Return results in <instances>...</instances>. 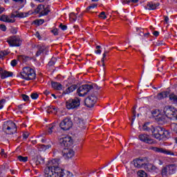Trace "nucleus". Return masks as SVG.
I'll return each instance as SVG.
<instances>
[{
  "instance_id": "nucleus-24",
  "label": "nucleus",
  "mask_w": 177,
  "mask_h": 177,
  "mask_svg": "<svg viewBox=\"0 0 177 177\" xmlns=\"http://www.w3.org/2000/svg\"><path fill=\"white\" fill-rule=\"evenodd\" d=\"M51 88L54 89V91H62V89H63V85L59 82H51Z\"/></svg>"
},
{
  "instance_id": "nucleus-40",
  "label": "nucleus",
  "mask_w": 177,
  "mask_h": 177,
  "mask_svg": "<svg viewBox=\"0 0 177 177\" xmlns=\"http://www.w3.org/2000/svg\"><path fill=\"white\" fill-rule=\"evenodd\" d=\"M169 100H172L174 103H175L176 100V95L171 93L169 95Z\"/></svg>"
},
{
  "instance_id": "nucleus-35",
  "label": "nucleus",
  "mask_w": 177,
  "mask_h": 177,
  "mask_svg": "<svg viewBox=\"0 0 177 177\" xmlns=\"http://www.w3.org/2000/svg\"><path fill=\"white\" fill-rule=\"evenodd\" d=\"M17 159L19 160V161H21V162H27V161L28 160V157L19 156L17 157Z\"/></svg>"
},
{
  "instance_id": "nucleus-55",
  "label": "nucleus",
  "mask_w": 177,
  "mask_h": 177,
  "mask_svg": "<svg viewBox=\"0 0 177 177\" xmlns=\"http://www.w3.org/2000/svg\"><path fill=\"white\" fill-rule=\"evenodd\" d=\"M153 35H154V37H158L160 35V32L157 30L153 31Z\"/></svg>"
},
{
  "instance_id": "nucleus-1",
  "label": "nucleus",
  "mask_w": 177,
  "mask_h": 177,
  "mask_svg": "<svg viewBox=\"0 0 177 177\" xmlns=\"http://www.w3.org/2000/svg\"><path fill=\"white\" fill-rule=\"evenodd\" d=\"M58 159H53L48 161V167L45 168V177H63L64 176V170L59 167Z\"/></svg>"
},
{
  "instance_id": "nucleus-61",
  "label": "nucleus",
  "mask_w": 177,
  "mask_h": 177,
  "mask_svg": "<svg viewBox=\"0 0 177 177\" xmlns=\"http://www.w3.org/2000/svg\"><path fill=\"white\" fill-rule=\"evenodd\" d=\"M67 176L68 177H72L73 176V173L70 171H66Z\"/></svg>"
},
{
  "instance_id": "nucleus-43",
  "label": "nucleus",
  "mask_w": 177,
  "mask_h": 177,
  "mask_svg": "<svg viewBox=\"0 0 177 177\" xmlns=\"http://www.w3.org/2000/svg\"><path fill=\"white\" fill-rule=\"evenodd\" d=\"M102 59L101 60L102 66H104V60H106V56H107V51H105L102 55Z\"/></svg>"
},
{
  "instance_id": "nucleus-33",
  "label": "nucleus",
  "mask_w": 177,
  "mask_h": 177,
  "mask_svg": "<svg viewBox=\"0 0 177 177\" xmlns=\"http://www.w3.org/2000/svg\"><path fill=\"white\" fill-rule=\"evenodd\" d=\"M55 128H56V123H53V124H50L48 127V133L50 135L51 133H53V130Z\"/></svg>"
},
{
  "instance_id": "nucleus-46",
  "label": "nucleus",
  "mask_w": 177,
  "mask_h": 177,
  "mask_svg": "<svg viewBox=\"0 0 177 177\" xmlns=\"http://www.w3.org/2000/svg\"><path fill=\"white\" fill-rule=\"evenodd\" d=\"M12 67H16L17 66V61L16 59H12L10 62Z\"/></svg>"
},
{
  "instance_id": "nucleus-44",
  "label": "nucleus",
  "mask_w": 177,
  "mask_h": 177,
  "mask_svg": "<svg viewBox=\"0 0 177 177\" xmlns=\"http://www.w3.org/2000/svg\"><path fill=\"white\" fill-rule=\"evenodd\" d=\"M38 97H39V95H38V93H33L30 95V97L32 99H33V100L38 99Z\"/></svg>"
},
{
  "instance_id": "nucleus-45",
  "label": "nucleus",
  "mask_w": 177,
  "mask_h": 177,
  "mask_svg": "<svg viewBox=\"0 0 177 177\" xmlns=\"http://www.w3.org/2000/svg\"><path fill=\"white\" fill-rule=\"evenodd\" d=\"M22 99L24 102H28V100H30V97L26 94H24L22 95Z\"/></svg>"
},
{
  "instance_id": "nucleus-17",
  "label": "nucleus",
  "mask_w": 177,
  "mask_h": 177,
  "mask_svg": "<svg viewBox=\"0 0 177 177\" xmlns=\"http://www.w3.org/2000/svg\"><path fill=\"white\" fill-rule=\"evenodd\" d=\"M134 167L136 168H145L146 165V160L145 159H135L133 160Z\"/></svg>"
},
{
  "instance_id": "nucleus-36",
  "label": "nucleus",
  "mask_w": 177,
  "mask_h": 177,
  "mask_svg": "<svg viewBox=\"0 0 177 177\" xmlns=\"http://www.w3.org/2000/svg\"><path fill=\"white\" fill-rule=\"evenodd\" d=\"M139 177H147V173L143 170H140L137 173Z\"/></svg>"
},
{
  "instance_id": "nucleus-21",
  "label": "nucleus",
  "mask_w": 177,
  "mask_h": 177,
  "mask_svg": "<svg viewBox=\"0 0 177 177\" xmlns=\"http://www.w3.org/2000/svg\"><path fill=\"white\" fill-rule=\"evenodd\" d=\"M160 6V3H153V2H148L146 6V9H148V10H156L157 8Z\"/></svg>"
},
{
  "instance_id": "nucleus-5",
  "label": "nucleus",
  "mask_w": 177,
  "mask_h": 177,
  "mask_svg": "<svg viewBox=\"0 0 177 177\" xmlns=\"http://www.w3.org/2000/svg\"><path fill=\"white\" fill-rule=\"evenodd\" d=\"M81 104V100L78 97L70 99L66 102V109L68 110H74L78 109Z\"/></svg>"
},
{
  "instance_id": "nucleus-8",
  "label": "nucleus",
  "mask_w": 177,
  "mask_h": 177,
  "mask_svg": "<svg viewBox=\"0 0 177 177\" xmlns=\"http://www.w3.org/2000/svg\"><path fill=\"white\" fill-rule=\"evenodd\" d=\"M96 102H97V97L95 95H88L84 100L85 106L88 108L93 107Z\"/></svg>"
},
{
  "instance_id": "nucleus-47",
  "label": "nucleus",
  "mask_w": 177,
  "mask_h": 177,
  "mask_svg": "<svg viewBox=\"0 0 177 177\" xmlns=\"http://www.w3.org/2000/svg\"><path fill=\"white\" fill-rule=\"evenodd\" d=\"M59 28H61V30H62V31H66V30H67V26L63 25V24H60Z\"/></svg>"
},
{
  "instance_id": "nucleus-31",
  "label": "nucleus",
  "mask_w": 177,
  "mask_h": 177,
  "mask_svg": "<svg viewBox=\"0 0 177 177\" xmlns=\"http://www.w3.org/2000/svg\"><path fill=\"white\" fill-rule=\"evenodd\" d=\"M32 161L36 164V165H39V164L45 163V160L42 159L41 158H34L32 159Z\"/></svg>"
},
{
  "instance_id": "nucleus-29",
  "label": "nucleus",
  "mask_w": 177,
  "mask_h": 177,
  "mask_svg": "<svg viewBox=\"0 0 177 177\" xmlns=\"http://www.w3.org/2000/svg\"><path fill=\"white\" fill-rule=\"evenodd\" d=\"M17 59L19 62H22V63H26V62L30 60V57L27 55H19Z\"/></svg>"
},
{
  "instance_id": "nucleus-49",
  "label": "nucleus",
  "mask_w": 177,
  "mask_h": 177,
  "mask_svg": "<svg viewBox=\"0 0 177 177\" xmlns=\"http://www.w3.org/2000/svg\"><path fill=\"white\" fill-rule=\"evenodd\" d=\"M51 32H53L54 35H59V30L57 28L53 29Z\"/></svg>"
},
{
  "instance_id": "nucleus-37",
  "label": "nucleus",
  "mask_w": 177,
  "mask_h": 177,
  "mask_svg": "<svg viewBox=\"0 0 177 177\" xmlns=\"http://www.w3.org/2000/svg\"><path fill=\"white\" fill-rule=\"evenodd\" d=\"M151 114L153 117H156L157 118L160 115V110L158 109H154L151 111Z\"/></svg>"
},
{
  "instance_id": "nucleus-58",
  "label": "nucleus",
  "mask_w": 177,
  "mask_h": 177,
  "mask_svg": "<svg viewBox=\"0 0 177 177\" xmlns=\"http://www.w3.org/2000/svg\"><path fill=\"white\" fill-rule=\"evenodd\" d=\"M35 37L38 38V39H41V35H39V32H37L35 34Z\"/></svg>"
},
{
  "instance_id": "nucleus-38",
  "label": "nucleus",
  "mask_w": 177,
  "mask_h": 177,
  "mask_svg": "<svg viewBox=\"0 0 177 177\" xmlns=\"http://www.w3.org/2000/svg\"><path fill=\"white\" fill-rule=\"evenodd\" d=\"M136 31H137L138 35H140V37H142L145 34V30L144 29L137 28Z\"/></svg>"
},
{
  "instance_id": "nucleus-2",
  "label": "nucleus",
  "mask_w": 177,
  "mask_h": 177,
  "mask_svg": "<svg viewBox=\"0 0 177 177\" xmlns=\"http://www.w3.org/2000/svg\"><path fill=\"white\" fill-rule=\"evenodd\" d=\"M152 136L158 140H161V139H168L171 136V133L162 127H157L152 130Z\"/></svg>"
},
{
  "instance_id": "nucleus-19",
  "label": "nucleus",
  "mask_w": 177,
  "mask_h": 177,
  "mask_svg": "<svg viewBox=\"0 0 177 177\" xmlns=\"http://www.w3.org/2000/svg\"><path fill=\"white\" fill-rule=\"evenodd\" d=\"M174 109L172 108L171 106H166L163 109V113L169 119L171 118V115H172V112L174 111Z\"/></svg>"
},
{
  "instance_id": "nucleus-57",
  "label": "nucleus",
  "mask_w": 177,
  "mask_h": 177,
  "mask_svg": "<svg viewBox=\"0 0 177 177\" xmlns=\"http://www.w3.org/2000/svg\"><path fill=\"white\" fill-rule=\"evenodd\" d=\"M133 118H132V120L133 121V120H135V118H136V111L133 110Z\"/></svg>"
},
{
  "instance_id": "nucleus-7",
  "label": "nucleus",
  "mask_w": 177,
  "mask_h": 177,
  "mask_svg": "<svg viewBox=\"0 0 177 177\" xmlns=\"http://www.w3.org/2000/svg\"><path fill=\"white\" fill-rule=\"evenodd\" d=\"M35 12L39 13L40 16H48L50 12V8L49 6L45 7L44 5L39 4L37 8L35 9Z\"/></svg>"
},
{
  "instance_id": "nucleus-42",
  "label": "nucleus",
  "mask_w": 177,
  "mask_h": 177,
  "mask_svg": "<svg viewBox=\"0 0 177 177\" xmlns=\"http://www.w3.org/2000/svg\"><path fill=\"white\" fill-rule=\"evenodd\" d=\"M98 17H100V19H102V20L107 19V17L106 16V12H100Z\"/></svg>"
},
{
  "instance_id": "nucleus-10",
  "label": "nucleus",
  "mask_w": 177,
  "mask_h": 177,
  "mask_svg": "<svg viewBox=\"0 0 177 177\" xmlns=\"http://www.w3.org/2000/svg\"><path fill=\"white\" fill-rule=\"evenodd\" d=\"M59 127L64 131H68L73 127V122L70 118H66L60 122Z\"/></svg>"
},
{
  "instance_id": "nucleus-59",
  "label": "nucleus",
  "mask_w": 177,
  "mask_h": 177,
  "mask_svg": "<svg viewBox=\"0 0 177 177\" xmlns=\"http://www.w3.org/2000/svg\"><path fill=\"white\" fill-rule=\"evenodd\" d=\"M143 35L145 38H149L150 37V33L149 32L144 33Z\"/></svg>"
},
{
  "instance_id": "nucleus-41",
  "label": "nucleus",
  "mask_w": 177,
  "mask_h": 177,
  "mask_svg": "<svg viewBox=\"0 0 177 177\" xmlns=\"http://www.w3.org/2000/svg\"><path fill=\"white\" fill-rule=\"evenodd\" d=\"M35 24H37L38 26H41V24L45 23V20L40 19L35 21Z\"/></svg>"
},
{
  "instance_id": "nucleus-12",
  "label": "nucleus",
  "mask_w": 177,
  "mask_h": 177,
  "mask_svg": "<svg viewBox=\"0 0 177 177\" xmlns=\"http://www.w3.org/2000/svg\"><path fill=\"white\" fill-rule=\"evenodd\" d=\"M138 138L141 142H144V143H147L148 145H154L156 143V141L147 134H140Z\"/></svg>"
},
{
  "instance_id": "nucleus-13",
  "label": "nucleus",
  "mask_w": 177,
  "mask_h": 177,
  "mask_svg": "<svg viewBox=\"0 0 177 177\" xmlns=\"http://www.w3.org/2000/svg\"><path fill=\"white\" fill-rule=\"evenodd\" d=\"M62 156L65 160H70L75 156L74 150L68 148H64L62 151Z\"/></svg>"
},
{
  "instance_id": "nucleus-39",
  "label": "nucleus",
  "mask_w": 177,
  "mask_h": 177,
  "mask_svg": "<svg viewBox=\"0 0 177 177\" xmlns=\"http://www.w3.org/2000/svg\"><path fill=\"white\" fill-rule=\"evenodd\" d=\"M95 8H97V4L93 3L90 6L86 8V11L89 12L91 10V9H95Z\"/></svg>"
},
{
  "instance_id": "nucleus-52",
  "label": "nucleus",
  "mask_w": 177,
  "mask_h": 177,
  "mask_svg": "<svg viewBox=\"0 0 177 177\" xmlns=\"http://www.w3.org/2000/svg\"><path fill=\"white\" fill-rule=\"evenodd\" d=\"M162 176H167V175H169V171H168V169L166 170V173H164V169H162Z\"/></svg>"
},
{
  "instance_id": "nucleus-3",
  "label": "nucleus",
  "mask_w": 177,
  "mask_h": 177,
  "mask_svg": "<svg viewBox=\"0 0 177 177\" xmlns=\"http://www.w3.org/2000/svg\"><path fill=\"white\" fill-rule=\"evenodd\" d=\"M36 76L35 71L30 66L23 68L22 71L21 72V78H22V80H26V81L35 80Z\"/></svg>"
},
{
  "instance_id": "nucleus-15",
  "label": "nucleus",
  "mask_w": 177,
  "mask_h": 177,
  "mask_svg": "<svg viewBox=\"0 0 177 177\" xmlns=\"http://www.w3.org/2000/svg\"><path fill=\"white\" fill-rule=\"evenodd\" d=\"M37 51L36 53V56H41L44 52H48V46H46L44 44H38L36 46Z\"/></svg>"
},
{
  "instance_id": "nucleus-16",
  "label": "nucleus",
  "mask_w": 177,
  "mask_h": 177,
  "mask_svg": "<svg viewBox=\"0 0 177 177\" xmlns=\"http://www.w3.org/2000/svg\"><path fill=\"white\" fill-rule=\"evenodd\" d=\"M168 169L169 175H174L176 172V166L175 165H169L163 168V174L167 173Z\"/></svg>"
},
{
  "instance_id": "nucleus-30",
  "label": "nucleus",
  "mask_w": 177,
  "mask_h": 177,
  "mask_svg": "<svg viewBox=\"0 0 177 177\" xmlns=\"http://www.w3.org/2000/svg\"><path fill=\"white\" fill-rule=\"evenodd\" d=\"M47 113L48 114H57V108H56L55 106H49L48 109H47Z\"/></svg>"
},
{
  "instance_id": "nucleus-64",
  "label": "nucleus",
  "mask_w": 177,
  "mask_h": 177,
  "mask_svg": "<svg viewBox=\"0 0 177 177\" xmlns=\"http://www.w3.org/2000/svg\"><path fill=\"white\" fill-rule=\"evenodd\" d=\"M165 21L166 23H167L168 21H169V18L168 17H167V16H165Z\"/></svg>"
},
{
  "instance_id": "nucleus-27",
  "label": "nucleus",
  "mask_w": 177,
  "mask_h": 177,
  "mask_svg": "<svg viewBox=\"0 0 177 177\" xmlns=\"http://www.w3.org/2000/svg\"><path fill=\"white\" fill-rule=\"evenodd\" d=\"M15 17H26V15L23 12H19L18 11H14L11 13V18L15 19Z\"/></svg>"
},
{
  "instance_id": "nucleus-14",
  "label": "nucleus",
  "mask_w": 177,
  "mask_h": 177,
  "mask_svg": "<svg viewBox=\"0 0 177 177\" xmlns=\"http://www.w3.org/2000/svg\"><path fill=\"white\" fill-rule=\"evenodd\" d=\"M149 150H152L155 153H161L162 154H166L167 156H171L174 153L172 152L164 149V148H160L157 147H150Z\"/></svg>"
},
{
  "instance_id": "nucleus-56",
  "label": "nucleus",
  "mask_w": 177,
  "mask_h": 177,
  "mask_svg": "<svg viewBox=\"0 0 177 177\" xmlns=\"http://www.w3.org/2000/svg\"><path fill=\"white\" fill-rule=\"evenodd\" d=\"M44 95H46V96H48V95H50V91L49 90H46L44 92Z\"/></svg>"
},
{
  "instance_id": "nucleus-54",
  "label": "nucleus",
  "mask_w": 177,
  "mask_h": 177,
  "mask_svg": "<svg viewBox=\"0 0 177 177\" xmlns=\"http://www.w3.org/2000/svg\"><path fill=\"white\" fill-rule=\"evenodd\" d=\"M5 102H6L5 100H0V110L3 109V103H5Z\"/></svg>"
},
{
  "instance_id": "nucleus-9",
  "label": "nucleus",
  "mask_w": 177,
  "mask_h": 177,
  "mask_svg": "<svg viewBox=\"0 0 177 177\" xmlns=\"http://www.w3.org/2000/svg\"><path fill=\"white\" fill-rule=\"evenodd\" d=\"M61 146L64 147H71L73 146V138L71 136H65L59 139Z\"/></svg>"
},
{
  "instance_id": "nucleus-62",
  "label": "nucleus",
  "mask_w": 177,
  "mask_h": 177,
  "mask_svg": "<svg viewBox=\"0 0 177 177\" xmlns=\"http://www.w3.org/2000/svg\"><path fill=\"white\" fill-rule=\"evenodd\" d=\"M14 2H18L19 3H23V0H12Z\"/></svg>"
},
{
  "instance_id": "nucleus-50",
  "label": "nucleus",
  "mask_w": 177,
  "mask_h": 177,
  "mask_svg": "<svg viewBox=\"0 0 177 177\" xmlns=\"http://www.w3.org/2000/svg\"><path fill=\"white\" fill-rule=\"evenodd\" d=\"M96 49L97 50H95V53H97V55H100V53H102V50H100V46H97Z\"/></svg>"
},
{
  "instance_id": "nucleus-6",
  "label": "nucleus",
  "mask_w": 177,
  "mask_h": 177,
  "mask_svg": "<svg viewBox=\"0 0 177 177\" xmlns=\"http://www.w3.org/2000/svg\"><path fill=\"white\" fill-rule=\"evenodd\" d=\"M93 89V86L92 84H84L81 86H80L77 92L78 93V96L84 97L86 96V95H88V93Z\"/></svg>"
},
{
  "instance_id": "nucleus-34",
  "label": "nucleus",
  "mask_w": 177,
  "mask_h": 177,
  "mask_svg": "<svg viewBox=\"0 0 177 177\" xmlns=\"http://www.w3.org/2000/svg\"><path fill=\"white\" fill-rule=\"evenodd\" d=\"M169 120H177V110L173 109V112L171 113V115L170 116Z\"/></svg>"
},
{
  "instance_id": "nucleus-28",
  "label": "nucleus",
  "mask_w": 177,
  "mask_h": 177,
  "mask_svg": "<svg viewBox=\"0 0 177 177\" xmlns=\"http://www.w3.org/2000/svg\"><path fill=\"white\" fill-rule=\"evenodd\" d=\"M151 129H154V127H153V125L150 124V122H146L142 126V130L147 131V132H150Z\"/></svg>"
},
{
  "instance_id": "nucleus-11",
  "label": "nucleus",
  "mask_w": 177,
  "mask_h": 177,
  "mask_svg": "<svg viewBox=\"0 0 177 177\" xmlns=\"http://www.w3.org/2000/svg\"><path fill=\"white\" fill-rule=\"evenodd\" d=\"M7 42L10 46H20L21 45V39L17 36L10 37Z\"/></svg>"
},
{
  "instance_id": "nucleus-32",
  "label": "nucleus",
  "mask_w": 177,
  "mask_h": 177,
  "mask_svg": "<svg viewBox=\"0 0 177 177\" xmlns=\"http://www.w3.org/2000/svg\"><path fill=\"white\" fill-rule=\"evenodd\" d=\"M166 115H159L158 116V118H156V120L158 121V122H160V124H164V122H165V118H166Z\"/></svg>"
},
{
  "instance_id": "nucleus-23",
  "label": "nucleus",
  "mask_w": 177,
  "mask_h": 177,
  "mask_svg": "<svg viewBox=\"0 0 177 177\" xmlns=\"http://www.w3.org/2000/svg\"><path fill=\"white\" fill-rule=\"evenodd\" d=\"M77 86L76 84H73L71 86L68 87L66 90H64L62 93V95H70V93L74 92L75 89H77Z\"/></svg>"
},
{
  "instance_id": "nucleus-48",
  "label": "nucleus",
  "mask_w": 177,
  "mask_h": 177,
  "mask_svg": "<svg viewBox=\"0 0 177 177\" xmlns=\"http://www.w3.org/2000/svg\"><path fill=\"white\" fill-rule=\"evenodd\" d=\"M8 55V52L6 51H1L0 52V59H2L4 56H6Z\"/></svg>"
},
{
  "instance_id": "nucleus-25",
  "label": "nucleus",
  "mask_w": 177,
  "mask_h": 177,
  "mask_svg": "<svg viewBox=\"0 0 177 177\" xmlns=\"http://www.w3.org/2000/svg\"><path fill=\"white\" fill-rule=\"evenodd\" d=\"M0 74L1 75L2 80H5V78H8V77L13 76V73L9 72L7 71H3L1 68L0 69Z\"/></svg>"
},
{
  "instance_id": "nucleus-53",
  "label": "nucleus",
  "mask_w": 177,
  "mask_h": 177,
  "mask_svg": "<svg viewBox=\"0 0 177 177\" xmlns=\"http://www.w3.org/2000/svg\"><path fill=\"white\" fill-rule=\"evenodd\" d=\"M0 30H1V31H6V26L0 24Z\"/></svg>"
},
{
  "instance_id": "nucleus-63",
  "label": "nucleus",
  "mask_w": 177,
  "mask_h": 177,
  "mask_svg": "<svg viewBox=\"0 0 177 177\" xmlns=\"http://www.w3.org/2000/svg\"><path fill=\"white\" fill-rule=\"evenodd\" d=\"M129 2H133V3H136L137 2L139 1V0H129Z\"/></svg>"
},
{
  "instance_id": "nucleus-60",
  "label": "nucleus",
  "mask_w": 177,
  "mask_h": 177,
  "mask_svg": "<svg viewBox=\"0 0 177 177\" xmlns=\"http://www.w3.org/2000/svg\"><path fill=\"white\" fill-rule=\"evenodd\" d=\"M54 65H55V62H53V61H50V62H48V66H54Z\"/></svg>"
},
{
  "instance_id": "nucleus-51",
  "label": "nucleus",
  "mask_w": 177,
  "mask_h": 177,
  "mask_svg": "<svg viewBox=\"0 0 177 177\" xmlns=\"http://www.w3.org/2000/svg\"><path fill=\"white\" fill-rule=\"evenodd\" d=\"M1 155L2 156V157H4V158H6V157L8 156V155H6V153H5V149H1Z\"/></svg>"
},
{
  "instance_id": "nucleus-4",
  "label": "nucleus",
  "mask_w": 177,
  "mask_h": 177,
  "mask_svg": "<svg viewBox=\"0 0 177 177\" xmlns=\"http://www.w3.org/2000/svg\"><path fill=\"white\" fill-rule=\"evenodd\" d=\"M3 131L7 135H13L17 131L16 124L11 120L5 122L3 125Z\"/></svg>"
},
{
  "instance_id": "nucleus-20",
  "label": "nucleus",
  "mask_w": 177,
  "mask_h": 177,
  "mask_svg": "<svg viewBox=\"0 0 177 177\" xmlns=\"http://www.w3.org/2000/svg\"><path fill=\"white\" fill-rule=\"evenodd\" d=\"M0 20H1V21H4L5 23H15V21H16V19H12L11 15H2L0 17Z\"/></svg>"
},
{
  "instance_id": "nucleus-18",
  "label": "nucleus",
  "mask_w": 177,
  "mask_h": 177,
  "mask_svg": "<svg viewBox=\"0 0 177 177\" xmlns=\"http://www.w3.org/2000/svg\"><path fill=\"white\" fill-rule=\"evenodd\" d=\"M74 121L75 122H76L77 125H78L80 128H81L82 129H85V120H84V119L78 116H75L74 118Z\"/></svg>"
},
{
  "instance_id": "nucleus-22",
  "label": "nucleus",
  "mask_w": 177,
  "mask_h": 177,
  "mask_svg": "<svg viewBox=\"0 0 177 177\" xmlns=\"http://www.w3.org/2000/svg\"><path fill=\"white\" fill-rule=\"evenodd\" d=\"M145 169L148 172H157L158 171V169L157 167L154 166L153 164H145Z\"/></svg>"
},
{
  "instance_id": "nucleus-26",
  "label": "nucleus",
  "mask_w": 177,
  "mask_h": 177,
  "mask_svg": "<svg viewBox=\"0 0 177 177\" xmlns=\"http://www.w3.org/2000/svg\"><path fill=\"white\" fill-rule=\"evenodd\" d=\"M167 96H169V92L162 91L158 93V95H156V99L158 100H162V99H165Z\"/></svg>"
}]
</instances>
